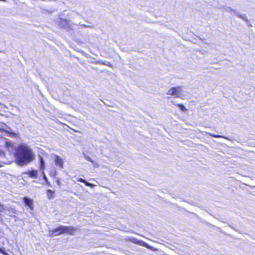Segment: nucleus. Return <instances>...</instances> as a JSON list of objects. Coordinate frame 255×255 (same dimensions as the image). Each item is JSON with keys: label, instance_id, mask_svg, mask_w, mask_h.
<instances>
[{"label": "nucleus", "instance_id": "f257e3e1", "mask_svg": "<svg viewBox=\"0 0 255 255\" xmlns=\"http://www.w3.org/2000/svg\"><path fill=\"white\" fill-rule=\"evenodd\" d=\"M14 156L16 163L23 166L32 162L35 155L30 148L25 144H19L15 149Z\"/></svg>", "mask_w": 255, "mask_h": 255}, {"label": "nucleus", "instance_id": "f03ea898", "mask_svg": "<svg viewBox=\"0 0 255 255\" xmlns=\"http://www.w3.org/2000/svg\"><path fill=\"white\" fill-rule=\"evenodd\" d=\"M181 88L180 87H174L169 89L167 92V95L174 96L176 98L180 97L181 93Z\"/></svg>", "mask_w": 255, "mask_h": 255}, {"label": "nucleus", "instance_id": "7ed1b4c3", "mask_svg": "<svg viewBox=\"0 0 255 255\" xmlns=\"http://www.w3.org/2000/svg\"><path fill=\"white\" fill-rule=\"evenodd\" d=\"M63 226L61 225L56 228L49 231L50 236H58L64 234Z\"/></svg>", "mask_w": 255, "mask_h": 255}, {"label": "nucleus", "instance_id": "20e7f679", "mask_svg": "<svg viewBox=\"0 0 255 255\" xmlns=\"http://www.w3.org/2000/svg\"><path fill=\"white\" fill-rule=\"evenodd\" d=\"M23 201L26 206L28 207L31 210L34 209L33 202L32 199L26 196H24L23 198Z\"/></svg>", "mask_w": 255, "mask_h": 255}, {"label": "nucleus", "instance_id": "39448f33", "mask_svg": "<svg viewBox=\"0 0 255 255\" xmlns=\"http://www.w3.org/2000/svg\"><path fill=\"white\" fill-rule=\"evenodd\" d=\"M64 234H67L70 235L74 234L76 231V228L71 226H63Z\"/></svg>", "mask_w": 255, "mask_h": 255}, {"label": "nucleus", "instance_id": "423d86ee", "mask_svg": "<svg viewBox=\"0 0 255 255\" xmlns=\"http://www.w3.org/2000/svg\"><path fill=\"white\" fill-rule=\"evenodd\" d=\"M54 159L55 164L60 168H63L64 164L63 159L57 155H55Z\"/></svg>", "mask_w": 255, "mask_h": 255}, {"label": "nucleus", "instance_id": "0eeeda50", "mask_svg": "<svg viewBox=\"0 0 255 255\" xmlns=\"http://www.w3.org/2000/svg\"><path fill=\"white\" fill-rule=\"evenodd\" d=\"M26 174L31 178H36L38 175V172L37 170L34 169H31L28 170L26 172Z\"/></svg>", "mask_w": 255, "mask_h": 255}, {"label": "nucleus", "instance_id": "6e6552de", "mask_svg": "<svg viewBox=\"0 0 255 255\" xmlns=\"http://www.w3.org/2000/svg\"><path fill=\"white\" fill-rule=\"evenodd\" d=\"M46 193L47 197L48 199H51L55 196V191L51 189H47Z\"/></svg>", "mask_w": 255, "mask_h": 255}, {"label": "nucleus", "instance_id": "1a4fd4ad", "mask_svg": "<svg viewBox=\"0 0 255 255\" xmlns=\"http://www.w3.org/2000/svg\"><path fill=\"white\" fill-rule=\"evenodd\" d=\"M5 146L8 150H12L14 147V143L11 141H6Z\"/></svg>", "mask_w": 255, "mask_h": 255}, {"label": "nucleus", "instance_id": "9d476101", "mask_svg": "<svg viewBox=\"0 0 255 255\" xmlns=\"http://www.w3.org/2000/svg\"><path fill=\"white\" fill-rule=\"evenodd\" d=\"M77 181L79 182H80L84 183L87 186H90L91 187H93L94 186V185L93 184L90 183L81 178H78Z\"/></svg>", "mask_w": 255, "mask_h": 255}, {"label": "nucleus", "instance_id": "9b49d317", "mask_svg": "<svg viewBox=\"0 0 255 255\" xmlns=\"http://www.w3.org/2000/svg\"><path fill=\"white\" fill-rule=\"evenodd\" d=\"M39 162H40L39 168L40 170H43L44 169V161L43 158L41 156L39 157Z\"/></svg>", "mask_w": 255, "mask_h": 255}, {"label": "nucleus", "instance_id": "f8f14e48", "mask_svg": "<svg viewBox=\"0 0 255 255\" xmlns=\"http://www.w3.org/2000/svg\"><path fill=\"white\" fill-rule=\"evenodd\" d=\"M176 106L178 107V108H179L183 112H185L187 110L185 108V107L184 106V105H183L182 104H177Z\"/></svg>", "mask_w": 255, "mask_h": 255}, {"label": "nucleus", "instance_id": "ddd939ff", "mask_svg": "<svg viewBox=\"0 0 255 255\" xmlns=\"http://www.w3.org/2000/svg\"><path fill=\"white\" fill-rule=\"evenodd\" d=\"M8 134L9 136L11 137H17L18 136V134L15 133L14 132H8Z\"/></svg>", "mask_w": 255, "mask_h": 255}, {"label": "nucleus", "instance_id": "4468645a", "mask_svg": "<svg viewBox=\"0 0 255 255\" xmlns=\"http://www.w3.org/2000/svg\"><path fill=\"white\" fill-rule=\"evenodd\" d=\"M0 253L3 255H8V254L5 252L4 248H0Z\"/></svg>", "mask_w": 255, "mask_h": 255}, {"label": "nucleus", "instance_id": "2eb2a0df", "mask_svg": "<svg viewBox=\"0 0 255 255\" xmlns=\"http://www.w3.org/2000/svg\"><path fill=\"white\" fill-rule=\"evenodd\" d=\"M144 246L146 248L149 249H150L151 250H153L154 251V249H153V247L149 246L148 244H146V243H144Z\"/></svg>", "mask_w": 255, "mask_h": 255}, {"label": "nucleus", "instance_id": "dca6fc26", "mask_svg": "<svg viewBox=\"0 0 255 255\" xmlns=\"http://www.w3.org/2000/svg\"><path fill=\"white\" fill-rule=\"evenodd\" d=\"M56 174H57V173H56V171H54L53 172L50 173V175L53 177H55Z\"/></svg>", "mask_w": 255, "mask_h": 255}, {"label": "nucleus", "instance_id": "f3484780", "mask_svg": "<svg viewBox=\"0 0 255 255\" xmlns=\"http://www.w3.org/2000/svg\"><path fill=\"white\" fill-rule=\"evenodd\" d=\"M56 182L58 186H60L61 185L60 179L59 178H57L56 179Z\"/></svg>", "mask_w": 255, "mask_h": 255}, {"label": "nucleus", "instance_id": "a211bd4d", "mask_svg": "<svg viewBox=\"0 0 255 255\" xmlns=\"http://www.w3.org/2000/svg\"><path fill=\"white\" fill-rule=\"evenodd\" d=\"M45 184L47 186H48V187H51V185L50 182L48 180H47V181H45Z\"/></svg>", "mask_w": 255, "mask_h": 255}, {"label": "nucleus", "instance_id": "6ab92c4d", "mask_svg": "<svg viewBox=\"0 0 255 255\" xmlns=\"http://www.w3.org/2000/svg\"><path fill=\"white\" fill-rule=\"evenodd\" d=\"M43 178L45 181L48 180V179H47L46 176L45 175V173L43 172Z\"/></svg>", "mask_w": 255, "mask_h": 255}, {"label": "nucleus", "instance_id": "aec40b11", "mask_svg": "<svg viewBox=\"0 0 255 255\" xmlns=\"http://www.w3.org/2000/svg\"><path fill=\"white\" fill-rule=\"evenodd\" d=\"M212 136L214 137H220L221 136L217 134H212Z\"/></svg>", "mask_w": 255, "mask_h": 255}]
</instances>
